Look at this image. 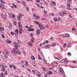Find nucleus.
Segmentation results:
<instances>
[{
    "mask_svg": "<svg viewBox=\"0 0 77 77\" xmlns=\"http://www.w3.org/2000/svg\"><path fill=\"white\" fill-rule=\"evenodd\" d=\"M39 25V27H41V26H42V25H41V24H39V25Z\"/></svg>",
    "mask_w": 77,
    "mask_h": 77,
    "instance_id": "obj_54",
    "label": "nucleus"
},
{
    "mask_svg": "<svg viewBox=\"0 0 77 77\" xmlns=\"http://www.w3.org/2000/svg\"><path fill=\"white\" fill-rule=\"evenodd\" d=\"M23 4L24 6H26V2H23Z\"/></svg>",
    "mask_w": 77,
    "mask_h": 77,
    "instance_id": "obj_29",
    "label": "nucleus"
},
{
    "mask_svg": "<svg viewBox=\"0 0 77 77\" xmlns=\"http://www.w3.org/2000/svg\"><path fill=\"white\" fill-rule=\"evenodd\" d=\"M28 44L30 47H32V44L31 43H28Z\"/></svg>",
    "mask_w": 77,
    "mask_h": 77,
    "instance_id": "obj_21",
    "label": "nucleus"
},
{
    "mask_svg": "<svg viewBox=\"0 0 77 77\" xmlns=\"http://www.w3.org/2000/svg\"><path fill=\"white\" fill-rule=\"evenodd\" d=\"M27 70H28V71H29V72H31V70H30V69H27Z\"/></svg>",
    "mask_w": 77,
    "mask_h": 77,
    "instance_id": "obj_48",
    "label": "nucleus"
},
{
    "mask_svg": "<svg viewBox=\"0 0 77 77\" xmlns=\"http://www.w3.org/2000/svg\"><path fill=\"white\" fill-rule=\"evenodd\" d=\"M9 66L11 68H12V65H9Z\"/></svg>",
    "mask_w": 77,
    "mask_h": 77,
    "instance_id": "obj_63",
    "label": "nucleus"
},
{
    "mask_svg": "<svg viewBox=\"0 0 77 77\" xmlns=\"http://www.w3.org/2000/svg\"><path fill=\"white\" fill-rule=\"evenodd\" d=\"M68 63V61H67L64 62V63H65V64H67V63Z\"/></svg>",
    "mask_w": 77,
    "mask_h": 77,
    "instance_id": "obj_38",
    "label": "nucleus"
},
{
    "mask_svg": "<svg viewBox=\"0 0 77 77\" xmlns=\"http://www.w3.org/2000/svg\"><path fill=\"white\" fill-rule=\"evenodd\" d=\"M50 45H48L46 46H45V48H50Z\"/></svg>",
    "mask_w": 77,
    "mask_h": 77,
    "instance_id": "obj_6",
    "label": "nucleus"
},
{
    "mask_svg": "<svg viewBox=\"0 0 77 77\" xmlns=\"http://www.w3.org/2000/svg\"><path fill=\"white\" fill-rule=\"evenodd\" d=\"M36 17L37 18H38V19H40V17H39V16L38 15L36 16Z\"/></svg>",
    "mask_w": 77,
    "mask_h": 77,
    "instance_id": "obj_36",
    "label": "nucleus"
},
{
    "mask_svg": "<svg viewBox=\"0 0 77 77\" xmlns=\"http://www.w3.org/2000/svg\"><path fill=\"white\" fill-rule=\"evenodd\" d=\"M15 35L16 36H17V35H18V32H15Z\"/></svg>",
    "mask_w": 77,
    "mask_h": 77,
    "instance_id": "obj_37",
    "label": "nucleus"
},
{
    "mask_svg": "<svg viewBox=\"0 0 77 77\" xmlns=\"http://www.w3.org/2000/svg\"><path fill=\"white\" fill-rule=\"evenodd\" d=\"M2 71H3V72H4V71H5V69H2Z\"/></svg>",
    "mask_w": 77,
    "mask_h": 77,
    "instance_id": "obj_64",
    "label": "nucleus"
},
{
    "mask_svg": "<svg viewBox=\"0 0 77 77\" xmlns=\"http://www.w3.org/2000/svg\"><path fill=\"white\" fill-rule=\"evenodd\" d=\"M65 36H66V37H67V38H68V37H69V35L68 34H66L65 35Z\"/></svg>",
    "mask_w": 77,
    "mask_h": 77,
    "instance_id": "obj_18",
    "label": "nucleus"
},
{
    "mask_svg": "<svg viewBox=\"0 0 77 77\" xmlns=\"http://www.w3.org/2000/svg\"><path fill=\"white\" fill-rule=\"evenodd\" d=\"M2 38H5V35H2Z\"/></svg>",
    "mask_w": 77,
    "mask_h": 77,
    "instance_id": "obj_51",
    "label": "nucleus"
},
{
    "mask_svg": "<svg viewBox=\"0 0 77 77\" xmlns=\"http://www.w3.org/2000/svg\"><path fill=\"white\" fill-rule=\"evenodd\" d=\"M54 21H57V18H55L54 19Z\"/></svg>",
    "mask_w": 77,
    "mask_h": 77,
    "instance_id": "obj_44",
    "label": "nucleus"
},
{
    "mask_svg": "<svg viewBox=\"0 0 77 77\" xmlns=\"http://www.w3.org/2000/svg\"><path fill=\"white\" fill-rule=\"evenodd\" d=\"M34 23H36V24H38V25H39V24H40L39 22H38L36 21H34Z\"/></svg>",
    "mask_w": 77,
    "mask_h": 77,
    "instance_id": "obj_9",
    "label": "nucleus"
},
{
    "mask_svg": "<svg viewBox=\"0 0 77 77\" xmlns=\"http://www.w3.org/2000/svg\"><path fill=\"white\" fill-rule=\"evenodd\" d=\"M44 12L45 14H47V11H44Z\"/></svg>",
    "mask_w": 77,
    "mask_h": 77,
    "instance_id": "obj_28",
    "label": "nucleus"
},
{
    "mask_svg": "<svg viewBox=\"0 0 77 77\" xmlns=\"http://www.w3.org/2000/svg\"><path fill=\"white\" fill-rule=\"evenodd\" d=\"M31 42H34V41H35V39L34 38H32L31 39Z\"/></svg>",
    "mask_w": 77,
    "mask_h": 77,
    "instance_id": "obj_19",
    "label": "nucleus"
},
{
    "mask_svg": "<svg viewBox=\"0 0 77 77\" xmlns=\"http://www.w3.org/2000/svg\"><path fill=\"white\" fill-rule=\"evenodd\" d=\"M36 33L37 34H38V35H39V33H40V31L39 30H37L36 32Z\"/></svg>",
    "mask_w": 77,
    "mask_h": 77,
    "instance_id": "obj_8",
    "label": "nucleus"
},
{
    "mask_svg": "<svg viewBox=\"0 0 77 77\" xmlns=\"http://www.w3.org/2000/svg\"><path fill=\"white\" fill-rule=\"evenodd\" d=\"M52 3L54 5H56V3H55V2L54 1H53L52 2Z\"/></svg>",
    "mask_w": 77,
    "mask_h": 77,
    "instance_id": "obj_40",
    "label": "nucleus"
},
{
    "mask_svg": "<svg viewBox=\"0 0 77 77\" xmlns=\"http://www.w3.org/2000/svg\"><path fill=\"white\" fill-rule=\"evenodd\" d=\"M22 31H23V29H19L20 34H22V33H23V32H22Z\"/></svg>",
    "mask_w": 77,
    "mask_h": 77,
    "instance_id": "obj_5",
    "label": "nucleus"
},
{
    "mask_svg": "<svg viewBox=\"0 0 77 77\" xmlns=\"http://www.w3.org/2000/svg\"><path fill=\"white\" fill-rule=\"evenodd\" d=\"M67 6L68 7H70V4H69V3H68Z\"/></svg>",
    "mask_w": 77,
    "mask_h": 77,
    "instance_id": "obj_25",
    "label": "nucleus"
},
{
    "mask_svg": "<svg viewBox=\"0 0 77 77\" xmlns=\"http://www.w3.org/2000/svg\"><path fill=\"white\" fill-rule=\"evenodd\" d=\"M47 19V18H42V20H46Z\"/></svg>",
    "mask_w": 77,
    "mask_h": 77,
    "instance_id": "obj_33",
    "label": "nucleus"
},
{
    "mask_svg": "<svg viewBox=\"0 0 77 77\" xmlns=\"http://www.w3.org/2000/svg\"><path fill=\"white\" fill-rule=\"evenodd\" d=\"M14 24L15 25H17V22L15 21L14 22Z\"/></svg>",
    "mask_w": 77,
    "mask_h": 77,
    "instance_id": "obj_58",
    "label": "nucleus"
},
{
    "mask_svg": "<svg viewBox=\"0 0 77 77\" xmlns=\"http://www.w3.org/2000/svg\"><path fill=\"white\" fill-rule=\"evenodd\" d=\"M36 1L37 3H39L40 2V0H36Z\"/></svg>",
    "mask_w": 77,
    "mask_h": 77,
    "instance_id": "obj_47",
    "label": "nucleus"
},
{
    "mask_svg": "<svg viewBox=\"0 0 77 77\" xmlns=\"http://www.w3.org/2000/svg\"><path fill=\"white\" fill-rule=\"evenodd\" d=\"M11 35H14V33L13 32H11Z\"/></svg>",
    "mask_w": 77,
    "mask_h": 77,
    "instance_id": "obj_34",
    "label": "nucleus"
},
{
    "mask_svg": "<svg viewBox=\"0 0 77 77\" xmlns=\"http://www.w3.org/2000/svg\"><path fill=\"white\" fill-rule=\"evenodd\" d=\"M13 51H14V53H16V52L17 51V50H16V49H15V48H13Z\"/></svg>",
    "mask_w": 77,
    "mask_h": 77,
    "instance_id": "obj_13",
    "label": "nucleus"
},
{
    "mask_svg": "<svg viewBox=\"0 0 77 77\" xmlns=\"http://www.w3.org/2000/svg\"><path fill=\"white\" fill-rule=\"evenodd\" d=\"M36 75L37 76H38V77H41V73L40 72H38L37 73Z\"/></svg>",
    "mask_w": 77,
    "mask_h": 77,
    "instance_id": "obj_3",
    "label": "nucleus"
},
{
    "mask_svg": "<svg viewBox=\"0 0 77 77\" xmlns=\"http://www.w3.org/2000/svg\"><path fill=\"white\" fill-rule=\"evenodd\" d=\"M22 17V15L21 14L19 15L17 17V18L18 19V20H19V21H21V20H20V18H21Z\"/></svg>",
    "mask_w": 77,
    "mask_h": 77,
    "instance_id": "obj_2",
    "label": "nucleus"
},
{
    "mask_svg": "<svg viewBox=\"0 0 77 77\" xmlns=\"http://www.w3.org/2000/svg\"><path fill=\"white\" fill-rule=\"evenodd\" d=\"M12 16L13 18H15V15L14 14H12Z\"/></svg>",
    "mask_w": 77,
    "mask_h": 77,
    "instance_id": "obj_46",
    "label": "nucleus"
},
{
    "mask_svg": "<svg viewBox=\"0 0 77 77\" xmlns=\"http://www.w3.org/2000/svg\"><path fill=\"white\" fill-rule=\"evenodd\" d=\"M25 62L26 64H28V62L27 61H25Z\"/></svg>",
    "mask_w": 77,
    "mask_h": 77,
    "instance_id": "obj_60",
    "label": "nucleus"
},
{
    "mask_svg": "<svg viewBox=\"0 0 77 77\" xmlns=\"http://www.w3.org/2000/svg\"><path fill=\"white\" fill-rule=\"evenodd\" d=\"M72 31H75V28H72Z\"/></svg>",
    "mask_w": 77,
    "mask_h": 77,
    "instance_id": "obj_30",
    "label": "nucleus"
},
{
    "mask_svg": "<svg viewBox=\"0 0 77 77\" xmlns=\"http://www.w3.org/2000/svg\"><path fill=\"white\" fill-rule=\"evenodd\" d=\"M33 30H34V29H33V28H32L31 29H28V31L29 32H31V31H33Z\"/></svg>",
    "mask_w": 77,
    "mask_h": 77,
    "instance_id": "obj_10",
    "label": "nucleus"
},
{
    "mask_svg": "<svg viewBox=\"0 0 77 77\" xmlns=\"http://www.w3.org/2000/svg\"><path fill=\"white\" fill-rule=\"evenodd\" d=\"M0 7L1 8H4V5L2 4H1L0 5Z\"/></svg>",
    "mask_w": 77,
    "mask_h": 77,
    "instance_id": "obj_7",
    "label": "nucleus"
},
{
    "mask_svg": "<svg viewBox=\"0 0 77 77\" xmlns=\"http://www.w3.org/2000/svg\"><path fill=\"white\" fill-rule=\"evenodd\" d=\"M26 9L27 10V11H29V8L27 7H26Z\"/></svg>",
    "mask_w": 77,
    "mask_h": 77,
    "instance_id": "obj_55",
    "label": "nucleus"
},
{
    "mask_svg": "<svg viewBox=\"0 0 77 77\" xmlns=\"http://www.w3.org/2000/svg\"><path fill=\"white\" fill-rule=\"evenodd\" d=\"M14 45L15 46L17 47H20V45H19V44H17V43H15L14 44Z\"/></svg>",
    "mask_w": 77,
    "mask_h": 77,
    "instance_id": "obj_4",
    "label": "nucleus"
},
{
    "mask_svg": "<svg viewBox=\"0 0 77 77\" xmlns=\"http://www.w3.org/2000/svg\"><path fill=\"white\" fill-rule=\"evenodd\" d=\"M43 29H44V26H42L39 29L40 30H42Z\"/></svg>",
    "mask_w": 77,
    "mask_h": 77,
    "instance_id": "obj_23",
    "label": "nucleus"
},
{
    "mask_svg": "<svg viewBox=\"0 0 77 77\" xmlns=\"http://www.w3.org/2000/svg\"><path fill=\"white\" fill-rule=\"evenodd\" d=\"M56 44L55 43H53L52 44V46L53 47H54V46H55L56 45Z\"/></svg>",
    "mask_w": 77,
    "mask_h": 77,
    "instance_id": "obj_24",
    "label": "nucleus"
},
{
    "mask_svg": "<svg viewBox=\"0 0 77 77\" xmlns=\"http://www.w3.org/2000/svg\"><path fill=\"white\" fill-rule=\"evenodd\" d=\"M59 71L60 74H62L63 73V70L62 68H60V69H59Z\"/></svg>",
    "mask_w": 77,
    "mask_h": 77,
    "instance_id": "obj_1",
    "label": "nucleus"
},
{
    "mask_svg": "<svg viewBox=\"0 0 77 77\" xmlns=\"http://www.w3.org/2000/svg\"><path fill=\"white\" fill-rule=\"evenodd\" d=\"M45 42L46 44H48V40H46Z\"/></svg>",
    "mask_w": 77,
    "mask_h": 77,
    "instance_id": "obj_56",
    "label": "nucleus"
},
{
    "mask_svg": "<svg viewBox=\"0 0 77 77\" xmlns=\"http://www.w3.org/2000/svg\"><path fill=\"white\" fill-rule=\"evenodd\" d=\"M48 76H47V74H45L44 75V77H47Z\"/></svg>",
    "mask_w": 77,
    "mask_h": 77,
    "instance_id": "obj_50",
    "label": "nucleus"
},
{
    "mask_svg": "<svg viewBox=\"0 0 77 77\" xmlns=\"http://www.w3.org/2000/svg\"><path fill=\"white\" fill-rule=\"evenodd\" d=\"M2 68L3 69H5V66H4V65H2Z\"/></svg>",
    "mask_w": 77,
    "mask_h": 77,
    "instance_id": "obj_62",
    "label": "nucleus"
},
{
    "mask_svg": "<svg viewBox=\"0 0 77 77\" xmlns=\"http://www.w3.org/2000/svg\"><path fill=\"white\" fill-rule=\"evenodd\" d=\"M30 36H31V38H32L33 37V34L32 33H31L30 34Z\"/></svg>",
    "mask_w": 77,
    "mask_h": 77,
    "instance_id": "obj_32",
    "label": "nucleus"
},
{
    "mask_svg": "<svg viewBox=\"0 0 77 77\" xmlns=\"http://www.w3.org/2000/svg\"><path fill=\"white\" fill-rule=\"evenodd\" d=\"M17 42H18V43H19V44H20V43H21V41H20L19 40H18Z\"/></svg>",
    "mask_w": 77,
    "mask_h": 77,
    "instance_id": "obj_49",
    "label": "nucleus"
},
{
    "mask_svg": "<svg viewBox=\"0 0 77 77\" xmlns=\"http://www.w3.org/2000/svg\"><path fill=\"white\" fill-rule=\"evenodd\" d=\"M1 75L2 77H5V74L3 73H1Z\"/></svg>",
    "mask_w": 77,
    "mask_h": 77,
    "instance_id": "obj_27",
    "label": "nucleus"
},
{
    "mask_svg": "<svg viewBox=\"0 0 77 77\" xmlns=\"http://www.w3.org/2000/svg\"><path fill=\"white\" fill-rule=\"evenodd\" d=\"M59 14H60V16H63V15H64V14H63V13L62 14L61 12H60V13Z\"/></svg>",
    "mask_w": 77,
    "mask_h": 77,
    "instance_id": "obj_15",
    "label": "nucleus"
},
{
    "mask_svg": "<svg viewBox=\"0 0 77 77\" xmlns=\"http://www.w3.org/2000/svg\"><path fill=\"white\" fill-rule=\"evenodd\" d=\"M16 52L17 53H19V54H21V52L20 51L18 50L16 51Z\"/></svg>",
    "mask_w": 77,
    "mask_h": 77,
    "instance_id": "obj_14",
    "label": "nucleus"
},
{
    "mask_svg": "<svg viewBox=\"0 0 77 77\" xmlns=\"http://www.w3.org/2000/svg\"><path fill=\"white\" fill-rule=\"evenodd\" d=\"M38 59H39V60H42V58H41V57H40V55H38Z\"/></svg>",
    "mask_w": 77,
    "mask_h": 77,
    "instance_id": "obj_17",
    "label": "nucleus"
},
{
    "mask_svg": "<svg viewBox=\"0 0 77 77\" xmlns=\"http://www.w3.org/2000/svg\"><path fill=\"white\" fill-rule=\"evenodd\" d=\"M63 14L64 15H66V11H64L63 12Z\"/></svg>",
    "mask_w": 77,
    "mask_h": 77,
    "instance_id": "obj_20",
    "label": "nucleus"
},
{
    "mask_svg": "<svg viewBox=\"0 0 77 77\" xmlns=\"http://www.w3.org/2000/svg\"><path fill=\"white\" fill-rule=\"evenodd\" d=\"M65 62V60H64L63 59L61 61V63H63Z\"/></svg>",
    "mask_w": 77,
    "mask_h": 77,
    "instance_id": "obj_31",
    "label": "nucleus"
},
{
    "mask_svg": "<svg viewBox=\"0 0 77 77\" xmlns=\"http://www.w3.org/2000/svg\"><path fill=\"white\" fill-rule=\"evenodd\" d=\"M52 73V72H51V71H49V72L48 73V74H51Z\"/></svg>",
    "mask_w": 77,
    "mask_h": 77,
    "instance_id": "obj_42",
    "label": "nucleus"
},
{
    "mask_svg": "<svg viewBox=\"0 0 77 77\" xmlns=\"http://www.w3.org/2000/svg\"><path fill=\"white\" fill-rule=\"evenodd\" d=\"M15 48L16 49H17V50H18V48L17 47V46H15Z\"/></svg>",
    "mask_w": 77,
    "mask_h": 77,
    "instance_id": "obj_61",
    "label": "nucleus"
},
{
    "mask_svg": "<svg viewBox=\"0 0 77 77\" xmlns=\"http://www.w3.org/2000/svg\"><path fill=\"white\" fill-rule=\"evenodd\" d=\"M51 15H52V16H54V15H55V14H54V13H51Z\"/></svg>",
    "mask_w": 77,
    "mask_h": 77,
    "instance_id": "obj_41",
    "label": "nucleus"
},
{
    "mask_svg": "<svg viewBox=\"0 0 77 77\" xmlns=\"http://www.w3.org/2000/svg\"><path fill=\"white\" fill-rule=\"evenodd\" d=\"M33 16L34 17H35V18L36 17V14H34L33 15Z\"/></svg>",
    "mask_w": 77,
    "mask_h": 77,
    "instance_id": "obj_45",
    "label": "nucleus"
},
{
    "mask_svg": "<svg viewBox=\"0 0 77 77\" xmlns=\"http://www.w3.org/2000/svg\"><path fill=\"white\" fill-rule=\"evenodd\" d=\"M31 58L32 59V60H35V57L34 56H32L31 57Z\"/></svg>",
    "mask_w": 77,
    "mask_h": 77,
    "instance_id": "obj_16",
    "label": "nucleus"
},
{
    "mask_svg": "<svg viewBox=\"0 0 77 77\" xmlns=\"http://www.w3.org/2000/svg\"><path fill=\"white\" fill-rule=\"evenodd\" d=\"M50 39H51V40H53V37H51L50 38Z\"/></svg>",
    "mask_w": 77,
    "mask_h": 77,
    "instance_id": "obj_52",
    "label": "nucleus"
},
{
    "mask_svg": "<svg viewBox=\"0 0 77 77\" xmlns=\"http://www.w3.org/2000/svg\"><path fill=\"white\" fill-rule=\"evenodd\" d=\"M0 2L2 3H3V4H5V2H3V0H0Z\"/></svg>",
    "mask_w": 77,
    "mask_h": 77,
    "instance_id": "obj_26",
    "label": "nucleus"
},
{
    "mask_svg": "<svg viewBox=\"0 0 77 77\" xmlns=\"http://www.w3.org/2000/svg\"><path fill=\"white\" fill-rule=\"evenodd\" d=\"M15 32H17L18 33V30L17 29H16L15 30Z\"/></svg>",
    "mask_w": 77,
    "mask_h": 77,
    "instance_id": "obj_39",
    "label": "nucleus"
},
{
    "mask_svg": "<svg viewBox=\"0 0 77 77\" xmlns=\"http://www.w3.org/2000/svg\"><path fill=\"white\" fill-rule=\"evenodd\" d=\"M60 59H61V58L60 57H58L57 58L58 60H60Z\"/></svg>",
    "mask_w": 77,
    "mask_h": 77,
    "instance_id": "obj_59",
    "label": "nucleus"
},
{
    "mask_svg": "<svg viewBox=\"0 0 77 77\" xmlns=\"http://www.w3.org/2000/svg\"><path fill=\"white\" fill-rule=\"evenodd\" d=\"M42 69H43V70H44V71H45L46 69H45V68L44 67H42Z\"/></svg>",
    "mask_w": 77,
    "mask_h": 77,
    "instance_id": "obj_35",
    "label": "nucleus"
},
{
    "mask_svg": "<svg viewBox=\"0 0 77 77\" xmlns=\"http://www.w3.org/2000/svg\"><path fill=\"white\" fill-rule=\"evenodd\" d=\"M19 26L20 29H22V26H21V24L18 25Z\"/></svg>",
    "mask_w": 77,
    "mask_h": 77,
    "instance_id": "obj_12",
    "label": "nucleus"
},
{
    "mask_svg": "<svg viewBox=\"0 0 77 77\" xmlns=\"http://www.w3.org/2000/svg\"><path fill=\"white\" fill-rule=\"evenodd\" d=\"M6 42H7V43H8V44H10L11 42V41H9V39H8L7 40Z\"/></svg>",
    "mask_w": 77,
    "mask_h": 77,
    "instance_id": "obj_11",
    "label": "nucleus"
},
{
    "mask_svg": "<svg viewBox=\"0 0 77 77\" xmlns=\"http://www.w3.org/2000/svg\"><path fill=\"white\" fill-rule=\"evenodd\" d=\"M69 17H70V18H72V17H71V14H69Z\"/></svg>",
    "mask_w": 77,
    "mask_h": 77,
    "instance_id": "obj_57",
    "label": "nucleus"
},
{
    "mask_svg": "<svg viewBox=\"0 0 77 77\" xmlns=\"http://www.w3.org/2000/svg\"><path fill=\"white\" fill-rule=\"evenodd\" d=\"M15 52H14V51H12V54H15Z\"/></svg>",
    "mask_w": 77,
    "mask_h": 77,
    "instance_id": "obj_53",
    "label": "nucleus"
},
{
    "mask_svg": "<svg viewBox=\"0 0 77 77\" xmlns=\"http://www.w3.org/2000/svg\"><path fill=\"white\" fill-rule=\"evenodd\" d=\"M12 5H13V6H14L15 8H17V6H16V5H15V4H14V3H12Z\"/></svg>",
    "mask_w": 77,
    "mask_h": 77,
    "instance_id": "obj_22",
    "label": "nucleus"
},
{
    "mask_svg": "<svg viewBox=\"0 0 77 77\" xmlns=\"http://www.w3.org/2000/svg\"><path fill=\"white\" fill-rule=\"evenodd\" d=\"M6 54H9V52L8 51H7L6 53Z\"/></svg>",
    "mask_w": 77,
    "mask_h": 77,
    "instance_id": "obj_43",
    "label": "nucleus"
}]
</instances>
